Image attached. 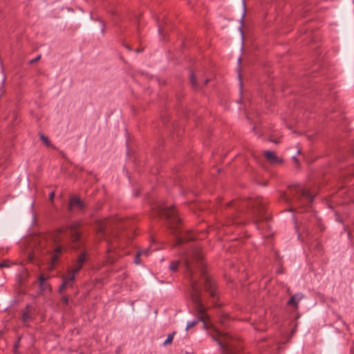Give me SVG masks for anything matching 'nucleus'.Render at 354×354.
Here are the masks:
<instances>
[{
  "instance_id": "a878e982",
  "label": "nucleus",
  "mask_w": 354,
  "mask_h": 354,
  "mask_svg": "<svg viewBox=\"0 0 354 354\" xmlns=\"http://www.w3.org/2000/svg\"><path fill=\"white\" fill-rule=\"evenodd\" d=\"M238 62H239V63H240V62H241V59L240 58H239Z\"/></svg>"
},
{
  "instance_id": "b1692460",
  "label": "nucleus",
  "mask_w": 354,
  "mask_h": 354,
  "mask_svg": "<svg viewBox=\"0 0 354 354\" xmlns=\"http://www.w3.org/2000/svg\"><path fill=\"white\" fill-rule=\"evenodd\" d=\"M192 299L194 301H198V298L196 297H195L194 295H192Z\"/></svg>"
},
{
  "instance_id": "f257e3e1",
  "label": "nucleus",
  "mask_w": 354,
  "mask_h": 354,
  "mask_svg": "<svg viewBox=\"0 0 354 354\" xmlns=\"http://www.w3.org/2000/svg\"><path fill=\"white\" fill-rule=\"evenodd\" d=\"M66 236H68V230L65 227H62L54 232L52 238L55 242H57Z\"/></svg>"
},
{
  "instance_id": "393cba45",
  "label": "nucleus",
  "mask_w": 354,
  "mask_h": 354,
  "mask_svg": "<svg viewBox=\"0 0 354 354\" xmlns=\"http://www.w3.org/2000/svg\"><path fill=\"white\" fill-rule=\"evenodd\" d=\"M64 302L66 304L68 302V300L66 299H65Z\"/></svg>"
},
{
  "instance_id": "9b49d317",
  "label": "nucleus",
  "mask_w": 354,
  "mask_h": 354,
  "mask_svg": "<svg viewBox=\"0 0 354 354\" xmlns=\"http://www.w3.org/2000/svg\"><path fill=\"white\" fill-rule=\"evenodd\" d=\"M178 266H179V261H173L170 264L169 269L171 271L174 272V271H176L177 270Z\"/></svg>"
},
{
  "instance_id": "412c9836",
  "label": "nucleus",
  "mask_w": 354,
  "mask_h": 354,
  "mask_svg": "<svg viewBox=\"0 0 354 354\" xmlns=\"http://www.w3.org/2000/svg\"><path fill=\"white\" fill-rule=\"evenodd\" d=\"M39 58H40V56H38V57H37L36 58H35L34 59H32V60L30 62V63H31V64H32V63H34L35 62H36V61L39 60Z\"/></svg>"
},
{
  "instance_id": "1a4fd4ad",
  "label": "nucleus",
  "mask_w": 354,
  "mask_h": 354,
  "mask_svg": "<svg viewBox=\"0 0 354 354\" xmlns=\"http://www.w3.org/2000/svg\"><path fill=\"white\" fill-rule=\"evenodd\" d=\"M148 253H149V249L141 250L139 252H138V254L134 259V263L136 264H139L140 263V257L141 255H147Z\"/></svg>"
},
{
  "instance_id": "423d86ee",
  "label": "nucleus",
  "mask_w": 354,
  "mask_h": 354,
  "mask_svg": "<svg viewBox=\"0 0 354 354\" xmlns=\"http://www.w3.org/2000/svg\"><path fill=\"white\" fill-rule=\"evenodd\" d=\"M245 14H246V6H245V1H243V12H242V15H241V17L240 21H239L240 26L239 28V31L241 32V39H243V28L244 26V17L245 16Z\"/></svg>"
},
{
  "instance_id": "9d476101",
  "label": "nucleus",
  "mask_w": 354,
  "mask_h": 354,
  "mask_svg": "<svg viewBox=\"0 0 354 354\" xmlns=\"http://www.w3.org/2000/svg\"><path fill=\"white\" fill-rule=\"evenodd\" d=\"M173 339H174V334L173 333L169 334L167 339L163 342V345L167 346L168 344H170L171 343Z\"/></svg>"
},
{
  "instance_id": "39448f33",
  "label": "nucleus",
  "mask_w": 354,
  "mask_h": 354,
  "mask_svg": "<svg viewBox=\"0 0 354 354\" xmlns=\"http://www.w3.org/2000/svg\"><path fill=\"white\" fill-rule=\"evenodd\" d=\"M303 297L304 295L302 294H296L290 297V299L288 301L287 304L288 305H292L297 308L298 307V303L301 300Z\"/></svg>"
},
{
  "instance_id": "ddd939ff",
  "label": "nucleus",
  "mask_w": 354,
  "mask_h": 354,
  "mask_svg": "<svg viewBox=\"0 0 354 354\" xmlns=\"http://www.w3.org/2000/svg\"><path fill=\"white\" fill-rule=\"evenodd\" d=\"M86 261V256L84 254H82L80 257L78 258L77 259V263L80 265V266H82L84 262Z\"/></svg>"
},
{
  "instance_id": "4be33fe9",
  "label": "nucleus",
  "mask_w": 354,
  "mask_h": 354,
  "mask_svg": "<svg viewBox=\"0 0 354 354\" xmlns=\"http://www.w3.org/2000/svg\"><path fill=\"white\" fill-rule=\"evenodd\" d=\"M61 251H62V248L59 247L57 248L55 250L56 253H59V252H61Z\"/></svg>"
},
{
  "instance_id": "20e7f679",
  "label": "nucleus",
  "mask_w": 354,
  "mask_h": 354,
  "mask_svg": "<svg viewBox=\"0 0 354 354\" xmlns=\"http://www.w3.org/2000/svg\"><path fill=\"white\" fill-rule=\"evenodd\" d=\"M69 205L71 209H82L84 207L82 201L77 196L71 198Z\"/></svg>"
},
{
  "instance_id": "a211bd4d",
  "label": "nucleus",
  "mask_w": 354,
  "mask_h": 354,
  "mask_svg": "<svg viewBox=\"0 0 354 354\" xmlns=\"http://www.w3.org/2000/svg\"><path fill=\"white\" fill-rule=\"evenodd\" d=\"M22 319H23V322L24 323H26L28 321V319H29L28 313H24L23 316H22Z\"/></svg>"
},
{
  "instance_id": "4468645a",
  "label": "nucleus",
  "mask_w": 354,
  "mask_h": 354,
  "mask_svg": "<svg viewBox=\"0 0 354 354\" xmlns=\"http://www.w3.org/2000/svg\"><path fill=\"white\" fill-rule=\"evenodd\" d=\"M173 213H174V211L171 209H168V210H163V214L168 219L170 218V217L172 216Z\"/></svg>"
},
{
  "instance_id": "dca6fc26",
  "label": "nucleus",
  "mask_w": 354,
  "mask_h": 354,
  "mask_svg": "<svg viewBox=\"0 0 354 354\" xmlns=\"http://www.w3.org/2000/svg\"><path fill=\"white\" fill-rule=\"evenodd\" d=\"M82 266H80L77 263H76V265L75 266L73 270L71 272H74L75 274L81 269Z\"/></svg>"
},
{
  "instance_id": "5701e85b",
  "label": "nucleus",
  "mask_w": 354,
  "mask_h": 354,
  "mask_svg": "<svg viewBox=\"0 0 354 354\" xmlns=\"http://www.w3.org/2000/svg\"><path fill=\"white\" fill-rule=\"evenodd\" d=\"M8 266V265L6 263H3L0 264V267H6Z\"/></svg>"
},
{
  "instance_id": "f3484780",
  "label": "nucleus",
  "mask_w": 354,
  "mask_h": 354,
  "mask_svg": "<svg viewBox=\"0 0 354 354\" xmlns=\"http://www.w3.org/2000/svg\"><path fill=\"white\" fill-rule=\"evenodd\" d=\"M190 81H191V83L192 84V85H194V86L196 85V77L193 73H192L190 74Z\"/></svg>"
},
{
  "instance_id": "f8f14e48",
  "label": "nucleus",
  "mask_w": 354,
  "mask_h": 354,
  "mask_svg": "<svg viewBox=\"0 0 354 354\" xmlns=\"http://www.w3.org/2000/svg\"><path fill=\"white\" fill-rule=\"evenodd\" d=\"M198 319H195V320L189 322L187 324L186 330H187L189 328L194 327L198 323Z\"/></svg>"
},
{
  "instance_id": "0eeeda50",
  "label": "nucleus",
  "mask_w": 354,
  "mask_h": 354,
  "mask_svg": "<svg viewBox=\"0 0 354 354\" xmlns=\"http://www.w3.org/2000/svg\"><path fill=\"white\" fill-rule=\"evenodd\" d=\"M39 288L41 291L49 290L50 288L48 283L45 282V278L41 275L39 278Z\"/></svg>"
},
{
  "instance_id": "7ed1b4c3",
  "label": "nucleus",
  "mask_w": 354,
  "mask_h": 354,
  "mask_svg": "<svg viewBox=\"0 0 354 354\" xmlns=\"http://www.w3.org/2000/svg\"><path fill=\"white\" fill-rule=\"evenodd\" d=\"M75 274L74 272L70 271L67 276L63 279L62 284L60 287V290H64L66 286H69L71 283L75 279Z\"/></svg>"
},
{
  "instance_id": "6ab92c4d",
  "label": "nucleus",
  "mask_w": 354,
  "mask_h": 354,
  "mask_svg": "<svg viewBox=\"0 0 354 354\" xmlns=\"http://www.w3.org/2000/svg\"><path fill=\"white\" fill-rule=\"evenodd\" d=\"M57 259H58V256H57V254H54V255L52 257V262H51V266H50V268H53L54 263L57 260Z\"/></svg>"
},
{
  "instance_id": "aec40b11",
  "label": "nucleus",
  "mask_w": 354,
  "mask_h": 354,
  "mask_svg": "<svg viewBox=\"0 0 354 354\" xmlns=\"http://www.w3.org/2000/svg\"><path fill=\"white\" fill-rule=\"evenodd\" d=\"M54 196H55V194H54V192H51V193H50V194H49V198H50V199L51 201H52V200H53Z\"/></svg>"
},
{
  "instance_id": "f03ea898",
  "label": "nucleus",
  "mask_w": 354,
  "mask_h": 354,
  "mask_svg": "<svg viewBox=\"0 0 354 354\" xmlns=\"http://www.w3.org/2000/svg\"><path fill=\"white\" fill-rule=\"evenodd\" d=\"M264 155L266 159L272 164H277L281 162V160L272 151H266L264 152Z\"/></svg>"
},
{
  "instance_id": "6e6552de",
  "label": "nucleus",
  "mask_w": 354,
  "mask_h": 354,
  "mask_svg": "<svg viewBox=\"0 0 354 354\" xmlns=\"http://www.w3.org/2000/svg\"><path fill=\"white\" fill-rule=\"evenodd\" d=\"M79 225V223H75L71 226V238L73 241H76L79 238V234L77 232L75 231V229L77 227V226Z\"/></svg>"
},
{
  "instance_id": "2eb2a0df",
  "label": "nucleus",
  "mask_w": 354,
  "mask_h": 354,
  "mask_svg": "<svg viewBox=\"0 0 354 354\" xmlns=\"http://www.w3.org/2000/svg\"><path fill=\"white\" fill-rule=\"evenodd\" d=\"M40 139L43 141V142L46 145H50V142L47 137H46L44 134H40Z\"/></svg>"
}]
</instances>
